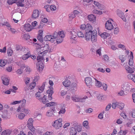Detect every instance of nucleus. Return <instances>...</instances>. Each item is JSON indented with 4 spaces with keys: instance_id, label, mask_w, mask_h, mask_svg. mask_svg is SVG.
I'll return each mask as SVG.
<instances>
[{
    "instance_id": "obj_57",
    "label": "nucleus",
    "mask_w": 135,
    "mask_h": 135,
    "mask_svg": "<svg viewBox=\"0 0 135 135\" xmlns=\"http://www.w3.org/2000/svg\"><path fill=\"white\" fill-rule=\"evenodd\" d=\"M112 108L114 109H115L116 107L117 108V103H112Z\"/></svg>"
},
{
    "instance_id": "obj_43",
    "label": "nucleus",
    "mask_w": 135,
    "mask_h": 135,
    "mask_svg": "<svg viewBox=\"0 0 135 135\" xmlns=\"http://www.w3.org/2000/svg\"><path fill=\"white\" fill-rule=\"evenodd\" d=\"M41 91H38L35 94V96L36 97L39 99L40 98H41L40 97V96L41 95L40 94V93H41Z\"/></svg>"
},
{
    "instance_id": "obj_47",
    "label": "nucleus",
    "mask_w": 135,
    "mask_h": 135,
    "mask_svg": "<svg viewBox=\"0 0 135 135\" xmlns=\"http://www.w3.org/2000/svg\"><path fill=\"white\" fill-rule=\"evenodd\" d=\"M75 128H76V130H77L78 132L81 131V127L79 125H77L76 127H75Z\"/></svg>"
},
{
    "instance_id": "obj_41",
    "label": "nucleus",
    "mask_w": 135,
    "mask_h": 135,
    "mask_svg": "<svg viewBox=\"0 0 135 135\" xmlns=\"http://www.w3.org/2000/svg\"><path fill=\"white\" fill-rule=\"evenodd\" d=\"M8 29L11 31V32L13 34H15L17 32V31H16V30L13 28L9 27Z\"/></svg>"
},
{
    "instance_id": "obj_56",
    "label": "nucleus",
    "mask_w": 135,
    "mask_h": 135,
    "mask_svg": "<svg viewBox=\"0 0 135 135\" xmlns=\"http://www.w3.org/2000/svg\"><path fill=\"white\" fill-rule=\"evenodd\" d=\"M37 39L40 42H41L43 40V38L42 36L38 35L37 37Z\"/></svg>"
},
{
    "instance_id": "obj_4",
    "label": "nucleus",
    "mask_w": 135,
    "mask_h": 135,
    "mask_svg": "<svg viewBox=\"0 0 135 135\" xmlns=\"http://www.w3.org/2000/svg\"><path fill=\"white\" fill-rule=\"evenodd\" d=\"M33 122L34 120L33 119L30 118L28 121L27 124V127L33 133L34 132Z\"/></svg>"
},
{
    "instance_id": "obj_13",
    "label": "nucleus",
    "mask_w": 135,
    "mask_h": 135,
    "mask_svg": "<svg viewBox=\"0 0 135 135\" xmlns=\"http://www.w3.org/2000/svg\"><path fill=\"white\" fill-rule=\"evenodd\" d=\"M31 56V54L30 52L28 51L26 53L23 55L21 58L23 60H25L28 59Z\"/></svg>"
},
{
    "instance_id": "obj_6",
    "label": "nucleus",
    "mask_w": 135,
    "mask_h": 135,
    "mask_svg": "<svg viewBox=\"0 0 135 135\" xmlns=\"http://www.w3.org/2000/svg\"><path fill=\"white\" fill-rule=\"evenodd\" d=\"M105 27L106 28L109 30H111L114 28L110 20H108L106 22L105 24Z\"/></svg>"
},
{
    "instance_id": "obj_46",
    "label": "nucleus",
    "mask_w": 135,
    "mask_h": 135,
    "mask_svg": "<svg viewBox=\"0 0 135 135\" xmlns=\"http://www.w3.org/2000/svg\"><path fill=\"white\" fill-rule=\"evenodd\" d=\"M29 110L28 109L23 108L21 109V111L25 113L26 114H28L29 113Z\"/></svg>"
},
{
    "instance_id": "obj_2",
    "label": "nucleus",
    "mask_w": 135,
    "mask_h": 135,
    "mask_svg": "<svg viewBox=\"0 0 135 135\" xmlns=\"http://www.w3.org/2000/svg\"><path fill=\"white\" fill-rule=\"evenodd\" d=\"M62 119L61 118H59L55 121L53 126L56 129H59L62 127L61 122Z\"/></svg>"
},
{
    "instance_id": "obj_31",
    "label": "nucleus",
    "mask_w": 135,
    "mask_h": 135,
    "mask_svg": "<svg viewBox=\"0 0 135 135\" xmlns=\"http://www.w3.org/2000/svg\"><path fill=\"white\" fill-rule=\"evenodd\" d=\"M41 133V132L40 129L38 128V127H36L34 128V133H35V134H40Z\"/></svg>"
},
{
    "instance_id": "obj_18",
    "label": "nucleus",
    "mask_w": 135,
    "mask_h": 135,
    "mask_svg": "<svg viewBox=\"0 0 135 135\" xmlns=\"http://www.w3.org/2000/svg\"><path fill=\"white\" fill-rule=\"evenodd\" d=\"M91 34H92V32H86L85 35L86 40L88 41L90 39V37L91 36Z\"/></svg>"
},
{
    "instance_id": "obj_53",
    "label": "nucleus",
    "mask_w": 135,
    "mask_h": 135,
    "mask_svg": "<svg viewBox=\"0 0 135 135\" xmlns=\"http://www.w3.org/2000/svg\"><path fill=\"white\" fill-rule=\"evenodd\" d=\"M88 124V121H84L83 123V124L84 127H85L86 128L87 127V126Z\"/></svg>"
},
{
    "instance_id": "obj_52",
    "label": "nucleus",
    "mask_w": 135,
    "mask_h": 135,
    "mask_svg": "<svg viewBox=\"0 0 135 135\" xmlns=\"http://www.w3.org/2000/svg\"><path fill=\"white\" fill-rule=\"evenodd\" d=\"M50 8L52 11H54L56 9V8L55 6L51 5L50 6Z\"/></svg>"
},
{
    "instance_id": "obj_51",
    "label": "nucleus",
    "mask_w": 135,
    "mask_h": 135,
    "mask_svg": "<svg viewBox=\"0 0 135 135\" xmlns=\"http://www.w3.org/2000/svg\"><path fill=\"white\" fill-rule=\"evenodd\" d=\"M23 36L24 39L26 40H27L30 38V36L27 34L24 35Z\"/></svg>"
},
{
    "instance_id": "obj_9",
    "label": "nucleus",
    "mask_w": 135,
    "mask_h": 135,
    "mask_svg": "<svg viewBox=\"0 0 135 135\" xmlns=\"http://www.w3.org/2000/svg\"><path fill=\"white\" fill-rule=\"evenodd\" d=\"M23 28L26 31H30L33 29V27L29 23H27L24 25Z\"/></svg>"
},
{
    "instance_id": "obj_7",
    "label": "nucleus",
    "mask_w": 135,
    "mask_h": 135,
    "mask_svg": "<svg viewBox=\"0 0 135 135\" xmlns=\"http://www.w3.org/2000/svg\"><path fill=\"white\" fill-rule=\"evenodd\" d=\"M97 31L96 30L92 31V34H91V40L93 43L97 41Z\"/></svg>"
},
{
    "instance_id": "obj_17",
    "label": "nucleus",
    "mask_w": 135,
    "mask_h": 135,
    "mask_svg": "<svg viewBox=\"0 0 135 135\" xmlns=\"http://www.w3.org/2000/svg\"><path fill=\"white\" fill-rule=\"evenodd\" d=\"M47 96L44 95L42 98H40L39 99L40 100H42V102L44 104H45L49 102L48 100L46 99Z\"/></svg>"
},
{
    "instance_id": "obj_19",
    "label": "nucleus",
    "mask_w": 135,
    "mask_h": 135,
    "mask_svg": "<svg viewBox=\"0 0 135 135\" xmlns=\"http://www.w3.org/2000/svg\"><path fill=\"white\" fill-rule=\"evenodd\" d=\"M62 83L64 86L66 87H68L70 85L71 82L69 80H66L63 82Z\"/></svg>"
},
{
    "instance_id": "obj_49",
    "label": "nucleus",
    "mask_w": 135,
    "mask_h": 135,
    "mask_svg": "<svg viewBox=\"0 0 135 135\" xmlns=\"http://www.w3.org/2000/svg\"><path fill=\"white\" fill-rule=\"evenodd\" d=\"M6 64V63L3 60H1L0 61V66L2 67L4 66Z\"/></svg>"
},
{
    "instance_id": "obj_64",
    "label": "nucleus",
    "mask_w": 135,
    "mask_h": 135,
    "mask_svg": "<svg viewBox=\"0 0 135 135\" xmlns=\"http://www.w3.org/2000/svg\"><path fill=\"white\" fill-rule=\"evenodd\" d=\"M132 113V116L133 118H135V109L133 110Z\"/></svg>"
},
{
    "instance_id": "obj_20",
    "label": "nucleus",
    "mask_w": 135,
    "mask_h": 135,
    "mask_svg": "<svg viewBox=\"0 0 135 135\" xmlns=\"http://www.w3.org/2000/svg\"><path fill=\"white\" fill-rule=\"evenodd\" d=\"M77 133V131L75 127H71L70 129V134H76Z\"/></svg>"
},
{
    "instance_id": "obj_48",
    "label": "nucleus",
    "mask_w": 135,
    "mask_h": 135,
    "mask_svg": "<svg viewBox=\"0 0 135 135\" xmlns=\"http://www.w3.org/2000/svg\"><path fill=\"white\" fill-rule=\"evenodd\" d=\"M25 116V115L23 113H21L18 116V117L20 119H22L24 118V117Z\"/></svg>"
},
{
    "instance_id": "obj_55",
    "label": "nucleus",
    "mask_w": 135,
    "mask_h": 135,
    "mask_svg": "<svg viewBox=\"0 0 135 135\" xmlns=\"http://www.w3.org/2000/svg\"><path fill=\"white\" fill-rule=\"evenodd\" d=\"M133 58H130V59L129 60V65L131 66L133 64Z\"/></svg>"
},
{
    "instance_id": "obj_10",
    "label": "nucleus",
    "mask_w": 135,
    "mask_h": 135,
    "mask_svg": "<svg viewBox=\"0 0 135 135\" xmlns=\"http://www.w3.org/2000/svg\"><path fill=\"white\" fill-rule=\"evenodd\" d=\"M77 89V85L75 83H73L71 85L69 89L70 90L74 92L75 91H76Z\"/></svg>"
},
{
    "instance_id": "obj_33",
    "label": "nucleus",
    "mask_w": 135,
    "mask_h": 135,
    "mask_svg": "<svg viewBox=\"0 0 135 135\" xmlns=\"http://www.w3.org/2000/svg\"><path fill=\"white\" fill-rule=\"evenodd\" d=\"M124 107V104L123 103H117V108L122 110Z\"/></svg>"
},
{
    "instance_id": "obj_37",
    "label": "nucleus",
    "mask_w": 135,
    "mask_h": 135,
    "mask_svg": "<svg viewBox=\"0 0 135 135\" xmlns=\"http://www.w3.org/2000/svg\"><path fill=\"white\" fill-rule=\"evenodd\" d=\"M39 15V11L38 10H34V18H36Z\"/></svg>"
},
{
    "instance_id": "obj_27",
    "label": "nucleus",
    "mask_w": 135,
    "mask_h": 135,
    "mask_svg": "<svg viewBox=\"0 0 135 135\" xmlns=\"http://www.w3.org/2000/svg\"><path fill=\"white\" fill-rule=\"evenodd\" d=\"M52 36L54 41H55L56 40V39L58 37V33L56 31H55L54 32Z\"/></svg>"
},
{
    "instance_id": "obj_63",
    "label": "nucleus",
    "mask_w": 135,
    "mask_h": 135,
    "mask_svg": "<svg viewBox=\"0 0 135 135\" xmlns=\"http://www.w3.org/2000/svg\"><path fill=\"white\" fill-rule=\"evenodd\" d=\"M76 16L75 15L73 12H72L71 13V14L69 15V17L73 18H75Z\"/></svg>"
},
{
    "instance_id": "obj_26",
    "label": "nucleus",
    "mask_w": 135,
    "mask_h": 135,
    "mask_svg": "<svg viewBox=\"0 0 135 135\" xmlns=\"http://www.w3.org/2000/svg\"><path fill=\"white\" fill-rule=\"evenodd\" d=\"M3 83L5 85H8L9 81V79L7 78H4L3 79Z\"/></svg>"
},
{
    "instance_id": "obj_54",
    "label": "nucleus",
    "mask_w": 135,
    "mask_h": 135,
    "mask_svg": "<svg viewBox=\"0 0 135 135\" xmlns=\"http://www.w3.org/2000/svg\"><path fill=\"white\" fill-rule=\"evenodd\" d=\"M22 46L20 45H16V49L17 51L20 50L22 48Z\"/></svg>"
},
{
    "instance_id": "obj_60",
    "label": "nucleus",
    "mask_w": 135,
    "mask_h": 135,
    "mask_svg": "<svg viewBox=\"0 0 135 135\" xmlns=\"http://www.w3.org/2000/svg\"><path fill=\"white\" fill-rule=\"evenodd\" d=\"M88 98V97L86 96H85L84 97L82 98H80L79 100V102H83L85 101V99Z\"/></svg>"
},
{
    "instance_id": "obj_45",
    "label": "nucleus",
    "mask_w": 135,
    "mask_h": 135,
    "mask_svg": "<svg viewBox=\"0 0 135 135\" xmlns=\"http://www.w3.org/2000/svg\"><path fill=\"white\" fill-rule=\"evenodd\" d=\"M119 59L121 60L122 62H123L126 59V57L123 55H120L119 56Z\"/></svg>"
},
{
    "instance_id": "obj_58",
    "label": "nucleus",
    "mask_w": 135,
    "mask_h": 135,
    "mask_svg": "<svg viewBox=\"0 0 135 135\" xmlns=\"http://www.w3.org/2000/svg\"><path fill=\"white\" fill-rule=\"evenodd\" d=\"M44 50H45L44 51H42L41 52V53H40V54H41V55H42V56H42L43 57L44 54L47 53L48 52V49Z\"/></svg>"
},
{
    "instance_id": "obj_61",
    "label": "nucleus",
    "mask_w": 135,
    "mask_h": 135,
    "mask_svg": "<svg viewBox=\"0 0 135 135\" xmlns=\"http://www.w3.org/2000/svg\"><path fill=\"white\" fill-rule=\"evenodd\" d=\"M23 71L21 69H20L16 71L17 73L18 74H21L23 73Z\"/></svg>"
},
{
    "instance_id": "obj_21",
    "label": "nucleus",
    "mask_w": 135,
    "mask_h": 135,
    "mask_svg": "<svg viewBox=\"0 0 135 135\" xmlns=\"http://www.w3.org/2000/svg\"><path fill=\"white\" fill-rule=\"evenodd\" d=\"M126 69L128 73H133L134 72L133 70H134V68H132L128 66L126 67Z\"/></svg>"
},
{
    "instance_id": "obj_39",
    "label": "nucleus",
    "mask_w": 135,
    "mask_h": 135,
    "mask_svg": "<svg viewBox=\"0 0 135 135\" xmlns=\"http://www.w3.org/2000/svg\"><path fill=\"white\" fill-rule=\"evenodd\" d=\"M77 35L79 37H84V35L83 33L80 31H79L77 32Z\"/></svg>"
},
{
    "instance_id": "obj_30",
    "label": "nucleus",
    "mask_w": 135,
    "mask_h": 135,
    "mask_svg": "<svg viewBox=\"0 0 135 135\" xmlns=\"http://www.w3.org/2000/svg\"><path fill=\"white\" fill-rule=\"evenodd\" d=\"M52 111L49 110L46 113V115L49 117L54 115L55 114L52 112Z\"/></svg>"
},
{
    "instance_id": "obj_15",
    "label": "nucleus",
    "mask_w": 135,
    "mask_h": 135,
    "mask_svg": "<svg viewBox=\"0 0 135 135\" xmlns=\"http://www.w3.org/2000/svg\"><path fill=\"white\" fill-rule=\"evenodd\" d=\"M92 27L91 25L87 24L85 29V31L86 32H92L91 31L92 29Z\"/></svg>"
},
{
    "instance_id": "obj_1",
    "label": "nucleus",
    "mask_w": 135,
    "mask_h": 135,
    "mask_svg": "<svg viewBox=\"0 0 135 135\" xmlns=\"http://www.w3.org/2000/svg\"><path fill=\"white\" fill-rule=\"evenodd\" d=\"M37 60L38 62L36 64V68L38 71L41 72L44 67V65L43 63L44 60V58L42 56H37Z\"/></svg>"
},
{
    "instance_id": "obj_14",
    "label": "nucleus",
    "mask_w": 135,
    "mask_h": 135,
    "mask_svg": "<svg viewBox=\"0 0 135 135\" xmlns=\"http://www.w3.org/2000/svg\"><path fill=\"white\" fill-rule=\"evenodd\" d=\"M96 16L93 14H91L88 16V18L90 21L94 22L96 20Z\"/></svg>"
},
{
    "instance_id": "obj_42",
    "label": "nucleus",
    "mask_w": 135,
    "mask_h": 135,
    "mask_svg": "<svg viewBox=\"0 0 135 135\" xmlns=\"http://www.w3.org/2000/svg\"><path fill=\"white\" fill-rule=\"evenodd\" d=\"M127 133L126 131H123V130H121L120 132L118 133V135H123V134L125 135Z\"/></svg>"
},
{
    "instance_id": "obj_38",
    "label": "nucleus",
    "mask_w": 135,
    "mask_h": 135,
    "mask_svg": "<svg viewBox=\"0 0 135 135\" xmlns=\"http://www.w3.org/2000/svg\"><path fill=\"white\" fill-rule=\"evenodd\" d=\"M134 75L131 74H129L127 75L128 78L130 79L133 80H134L133 78L134 77Z\"/></svg>"
},
{
    "instance_id": "obj_35",
    "label": "nucleus",
    "mask_w": 135,
    "mask_h": 135,
    "mask_svg": "<svg viewBox=\"0 0 135 135\" xmlns=\"http://www.w3.org/2000/svg\"><path fill=\"white\" fill-rule=\"evenodd\" d=\"M93 13L97 14L98 15H101L102 14V12L101 11H98L97 10L95 9L93 11Z\"/></svg>"
},
{
    "instance_id": "obj_62",
    "label": "nucleus",
    "mask_w": 135,
    "mask_h": 135,
    "mask_svg": "<svg viewBox=\"0 0 135 135\" xmlns=\"http://www.w3.org/2000/svg\"><path fill=\"white\" fill-rule=\"evenodd\" d=\"M96 53L97 54H98L99 56H100L101 55V49L100 48L97 50L96 51Z\"/></svg>"
},
{
    "instance_id": "obj_12",
    "label": "nucleus",
    "mask_w": 135,
    "mask_h": 135,
    "mask_svg": "<svg viewBox=\"0 0 135 135\" xmlns=\"http://www.w3.org/2000/svg\"><path fill=\"white\" fill-rule=\"evenodd\" d=\"M44 39L46 41H50L52 42H54L52 35H47L44 37Z\"/></svg>"
},
{
    "instance_id": "obj_50",
    "label": "nucleus",
    "mask_w": 135,
    "mask_h": 135,
    "mask_svg": "<svg viewBox=\"0 0 135 135\" xmlns=\"http://www.w3.org/2000/svg\"><path fill=\"white\" fill-rule=\"evenodd\" d=\"M93 110L91 108H89L88 109L85 110V111L87 113H90L93 111Z\"/></svg>"
},
{
    "instance_id": "obj_16",
    "label": "nucleus",
    "mask_w": 135,
    "mask_h": 135,
    "mask_svg": "<svg viewBox=\"0 0 135 135\" xmlns=\"http://www.w3.org/2000/svg\"><path fill=\"white\" fill-rule=\"evenodd\" d=\"M70 33L71 34V36L70 37V39L73 40H74V41H75L76 37L77 35V33L74 32L73 31H70Z\"/></svg>"
},
{
    "instance_id": "obj_8",
    "label": "nucleus",
    "mask_w": 135,
    "mask_h": 135,
    "mask_svg": "<svg viewBox=\"0 0 135 135\" xmlns=\"http://www.w3.org/2000/svg\"><path fill=\"white\" fill-rule=\"evenodd\" d=\"M117 15L118 16L120 17L125 22L126 21V19L125 17L124 13L121 11L118 10L117 11Z\"/></svg>"
},
{
    "instance_id": "obj_23",
    "label": "nucleus",
    "mask_w": 135,
    "mask_h": 135,
    "mask_svg": "<svg viewBox=\"0 0 135 135\" xmlns=\"http://www.w3.org/2000/svg\"><path fill=\"white\" fill-rule=\"evenodd\" d=\"M24 1V0H18L17 2V6L21 7H23L24 4L22 3Z\"/></svg>"
},
{
    "instance_id": "obj_5",
    "label": "nucleus",
    "mask_w": 135,
    "mask_h": 135,
    "mask_svg": "<svg viewBox=\"0 0 135 135\" xmlns=\"http://www.w3.org/2000/svg\"><path fill=\"white\" fill-rule=\"evenodd\" d=\"M37 47L36 49L35 53H37L38 55V56H41V55L40 53L41 52V46L40 45H39V43H34V46H36L37 45Z\"/></svg>"
},
{
    "instance_id": "obj_24",
    "label": "nucleus",
    "mask_w": 135,
    "mask_h": 135,
    "mask_svg": "<svg viewBox=\"0 0 135 135\" xmlns=\"http://www.w3.org/2000/svg\"><path fill=\"white\" fill-rule=\"evenodd\" d=\"M71 99L73 101L75 102H79L80 98L75 96H73L71 97Z\"/></svg>"
},
{
    "instance_id": "obj_44",
    "label": "nucleus",
    "mask_w": 135,
    "mask_h": 135,
    "mask_svg": "<svg viewBox=\"0 0 135 135\" xmlns=\"http://www.w3.org/2000/svg\"><path fill=\"white\" fill-rule=\"evenodd\" d=\"M36 117H34V118H36L37 119L40 120L42 118V115L41 114H37L35 115Z\"/></svg>"
},
{
    "instance_id": "obj_29",
    "label": "nucleus",
    "mask_w": 135,
    "mask_h": 135,
    "mask_svg": "<svg viewBox=\"0 0 135 135\" xmlns=\"http://www.w3.org/2000/svg\"><path fill=\"white\" fill-rule=\"evenodd\" d=\"M94 4L95 6H97L98 7V8L99 9H100L102 10L103 9V7H102L101 5L98 2L94 1Z\"/></svg>"
},
{
    "instance_id": "obj_3",
    "label": "nucleus",
    "mask_w": 135,
    "mask_h": 135,
    "mask_svg": "<svg viewBox=\"0 0 135 135\" xmlns=\"http://www.w3.org/2000/svg\"><path fill=\"white\" fill-rule=\"evenodd\" d=\"M94 79H92L90 77H86L85 79V81L87 86L90 88L93 84L94 82Z\"/></svg>"
},
{
    "instance_id": "obj_22",
    "label": "nucleus",
    "mask_w": 135,
    "mask_h": 135,
    "mask_svg": "<svg viewBox=\"0 0 135 135\" xmlns=\"http://www.w3.org/2000/svg\"><path fill=\"white\" fill-rule=\"evenodd\" d=\"M22 48L20 50L24 54L26 53L29 51L28 48L26 47H23L22 46Z\"/></svg>"
},
{
    "instance_id": "obj_28",
    "label": "nucleus",
    "mask_w": 135,
    "mask_h": 135,
    "mask_svg": "<svg viewBox=\"0 0 135 135\" xmlns=\"http://www.w3.org/2000/svg\"><path fill=\"white\" fill-rule=\"evenodd\" d=\"M11 133V131L9 130H5L2 133L1 135H9Z\"/></svg>"
},
{
    "instance_id": "obj_59",
    "label": "nucleus",
    "mask_w": 135,
    "mask_h": 135,
    "mask_svg": "<svg viewBox=\"0 0 135 135\" xmlns=\"http://www.w3.org/2000/svg\"><path fill=\"white\" fill-rule=\"evenodd\" d=\"M17 0H8V3L10 4H12V3H15V1H16Z\"/></svg>"
},
{
    "instance_id": "obj_25",
    "label": "nucleus",
    "mask_w": 135,
    "mask_h": 135,
    "mask_svg": "<svg viewBox=\"0 0 135 135\" xmlns=\"http://www.w3.org/2000/svg\"><path fill=\"white\" fill-rule=\"evenodd\" d=\"M94 80L95 81V84L96 86L98 87H100L102 86V83L101 82L98 81L95 78L94 79Z\"/></svg>"
},
{
    "instance_id": "obj_32",
    "label": "nucleus",
    "mask_w": 135,
    "mask_h": 135,
    "mask_svg": "<svg viewBox=\"0 0 135 135\" xmlns=\"http://www.w3.org/2000/svg\"><path fill=\"white\" fill-rule=\"evenodd\" d=\"M34 88V80H32V82L30 83L28 88V90H30L33 89Z\"/></svg>"
},
{
    "instance_id": "obj_36",
    "label": "nucleus",
    "mask_w": 135,
    "mask_h": 135,
    "mask_svg": "<svg viewBox=\"0 0 135 135\" xmlns=\"http://www.w3.org/2000/svg\"><path fill=\"white\" fill-rule=\"evenodd\" d=\"M58 37H64V32L63 31H59L58 33Z\"/></svg>"
},
{
    "instance_id": "obj_11",
    "label": "nucleus",
    "mask_w": 135,
    "mask_h": 135,
    "mask_svg": "<svg viewBox=\"0 0 135 135\" xmlns=\"http://www.w3.org/2000/svg\"><path fill=\"white\" fill-rule=\"evenodd\" d=\"M123 90L126 93L128 92L130 88L129 85L128 84H124L122 87Z\"/></svg>"
},
{
    "instance_id": "obj_34",
    "label": "nucleus",
    "mask_w": 135,
    "mask_h": 135,
    "mask_svg": "<svg viewBox=\"0 0 135 135\" xmlns=\"http://www.w3.org/2000/svg\"><path fill=\"white\" fill-rule=\"evenodd\" d=\"M47 93L49 95H52L54 93L52 88H50V89L47 91Z\"/></svg>"
},
{
    "instance_id": "obj_40",
    "label": "nucleus",
    "mask_w": 135,
    "mask_h": 135,
    "mask_svg": "<svg viewBox=\"0 0 135 135\" xmlns=\"http://www.w3.org/2000/svg\"><path fill=\"white\" fill-rule=\"evenodd\" d=\"M63 37H58L56 39V42L57 43H60L62 42L63 40L62 38Z\"/></svg>"
}]
</instances>
